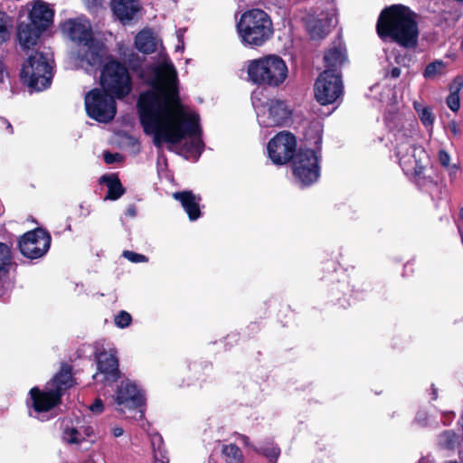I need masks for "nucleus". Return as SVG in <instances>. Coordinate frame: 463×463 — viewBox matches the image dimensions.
<instances>
[{"mask_svg": "<svg viewBox=\"0 0 463 463\" xmlns=\"http://www.w3.org/2000/svg\"><path fill=\"white\" fill-rule=\"evenodd\" d=\"M111 431H112V435H113L115 438H118V437L122 436V435H123V433H124L123 429H122L121 427H119V426H115V427H113V428H112V430H111Z\"/></svg>", "mask_w": 463, "mask_h": 463, "instance_id": "45", "label": "nucleus"}, {"mask_svg": "<svg viewBox=\"0 0 463 463\" xmlns=\"http://www.w3.org/2000/svg\"><path fill=\"white\" fill-rule=\"evenodd\" d=\"M445 169L448 171L450 183H453L457 178V174L458 171L459 170V165L453 164L450 165L449 167H445Z\"/></svg>", "mask_w": 463, "mask_h": 463, "instance_id": "38", "label": "nucleus"}, {"mask_svg": "<svg viewBox=\"0 0 463 463\" xmlns=\"http://www.w3.org/2000/svg\"><path fill=\"white\" fill-rule=\"evenodd\" d=\"M438 160L440 165L443 166L444 168L449 167L450 165V156L444 149H440L438 152Z\"/></svg>", "mask_w": 463, "mask_h": 463, "instance_id": "36", "label": "nucleus"}, {"mask_svg": "<svg viewBox=\"0 0 463 463\" xmlns=\"http://www.w3.org/2000/svg\"><path fill=\"white\" fill-rule=\"evenodd\" d=\"M7 78H8V72L6 71L5 65L4 64L3 61L0 59V83L5 82Z\"/></svg>", "mask_w": 463, "mask_h": 463, "instance_id": "42", "label": "nucleus"}, {"mask_svg": "<svg viewBox=\"0 0 463 463\" xmlns=\"http://www.w3.org/2000/svg\"><path fill=\"white\" fill-rule=\"evenodd\" d=\"M439 194H440V199H443V198H448L449 195V189L447 187V185H443L440 190H439Z\"/></svg>", "mask_w": 463, "mask_h": 463, "instance_id": "48", "label": "nucleus"}, {"mask_svg": "<svg viewBox=\"0 0 463 463\" xmlns=\"http://www.w3.org/2000/svg\"><path fill=\"white\" fill-rule=\"evenodd\" d=\"M458 444V436L452 430H445L439 435V446L447 450H454Z\"/></svg>", "mask_w": 463, "mask_h": 463, "instance_id": "32", "label": "nucleus"}, {"mask_svg": "<svg viewBox=\"0 0 463 463\" xmlns=\"http://www.w3.org/2000/svg\"><path fill=\"white\" fill-rule=\"evenodd\" d=\"M173 197L181 203L190 221H195L201 216L199 195L190 191H183L173 194Z\"/></svg>", "mask_w": 463, "mask_h": 463, "instance_id": "20", "label": "nucleus"}, {"mask_svg": "<svg viewBox=\"0 0 463 463\" xmlns=\"http://www.w3.org/2000/svg\"><path fill=\"white\" fill-rule=\"evenodd\" d=\"M111 9L116 17L125 24L134 18L139 7L134 0H111Z\"/></svg>", "mask_w": 463, "mask_h": 463, "instance_id": "22", "label": "nucleus"}, {"mask_svg": "<svg viewBox=\"0 0 463 463\" xmlns=\"http://www.w3.org/2000/svg\"><path fill=\"white\" fill-rule=\"evenodd\" d=\"M334 14H321L320 17H311L307 21V29L313 39L324 38L333 24Z\"/></svg>", "mask_w": 463, "mask_h": 463, "instance_id": "21", "label": "nucleus"}, {"mask_svg": "<svg viewBox=\"0 0 463 463\" xmlns=\"http://www.w3.org/2000/svg\"><path fill=\"white\" fill-rule=\"evenodd\" d=\"M463 88V75L456 76L449 85V94L446 98V104L453 112L460 108L459 92Z\"/></svg>", "mask_w": 463, "mask_h": 463, "instance_id": "26", "label": "nucleus"}, {"mask_svg": "<svg viewBox=\"0 0 463 463\" xmlns=\"http://www.w3.org/2000/svg\"><path fill=\"white\" fill-rule=\"evenodd\" d=\"M49 388H53V392L61 399L63 392L73 385L71 371L69 366H63L53 379L47 383Z\"/></svg>", "mask_w": 463, "mask_h": 463, "instance_id": "24", "label": "nucleus"}, {"mask_svg": "<svg viewBox=\"0 0 463 463\" xmlns=\"http://www.w3.org/2000/svg\"><path fill=\"white\" fill-rule=\"evenodd\" d=\"M61 399L53 392V388H49L47 384L44 389L33 387L29 392L27 405L31 416L45 420L52 415V411L59 405Z\"/></svg>", "mask_w": 463, "mask_h": 463, "instance_id": "13", "label": "nucleus"}, {"mask_svg": "<svg viewBox=\"0 0 463 463\" xmlns=\"http://www.w3.org/2000/svg\"><path fill=\"white\" fill-rule=\"evenodd\" d=\"M98 370L93 375L97 383H112L119 377L117 350L110 347L97 354Z\"/></svg>", "mask_w": 463, "mask_h": 463, "instance_id": "17", "label": "nucleus"}, {"mask_svg": "<svg viewBox=\"0 0 463 463\" xmlns=\"http://www.w3.org/2000/svg\"><path fill=\"white\" fill-rule=\"evenodd\" d=\"M236 30L241 44L250 48L264 45L274 33L269 15L260 8L242 13L236 24Z\"/></svg>", "mask_w": 463, "mask_h": 463, "instance_id": "5", "label": "nucleus"}, {"mask_svg": "<svg viewBox=\"0 0 463 463\" xmlns=\"http://www.w3.org/2000/svg\"><path fill=\"white\" fill-rule=\"evenodd\" d=\"M154 463H168V458L164 449H158L154 451Z\"/></svg>", "mask_w": 463, "mask_h": 463, "instance_id": "37", "label": "nucleus"}, {"mask_svg": "<svg viewBox=\"0 0 463 463\" xmlns=\"http://www.w3.org/2000/svg\"><path fill=\"white\" fill-rule=\"evenodd\" d=\"M11 264V250L5 243L0 242V280L8 273Z\"/></svg>", "mask_w": 463, "mask_h": 463, "instance_id": "30", "label": "nucleus"}, {"mask_svg": "<svg viewBox=\"0 0 463 463\" xmlns=\"http://www.w3.org/2000/svg\"><path fill=\"white\" fill-rule=\"evenodd\" d=\"M427 420V412L424 410H420L416 415V420L420 425H425Z\"/></svg>", "mask_w": 463, "mask_h": 463, "instance_id": "43", "label": "nucleus"}, {"mask_svg": "<svg viewBox=\"0 0 463 463\" xmlns=\"http://www.w3.org/2000/svg\"><path fill=\"white\" fill-rule=\"evenodd\" d=\"M392 78L396 79L401 75V70L398 67H394L391 70L390 74Z\"/></svg>", "mask_w": 463, "mask_h": 463, "instance_id": "49", "label": "nucleus"}, {"mask_svg": "<svg viewBox=\"0 0 463 463\" xmlns=\"http://www.w3.org/2000/svg\"><path fill=\"white\" fill-rule=\"evenodd\" d=\"M104 405L100 399L95 400V402L90 406V411L95 414H99L103 411Z\"/></svg>", "mask_w": 463, "mask_h": 463, "instance_id": "39", "label": "nucleus"}, {"mask_svg": "<svg viewBox=\"0 0 463 463\" xmlns=\"http://www.w3.org/2000/svg\"><path fill=\"white\" fill-rule=\"evenodd\" d=\"M101 182L107 184L109 191L106 199L117 200L123 194V188L119 180L115 176H102Z\"/></svg>", "mask_w": 463, "mask_h": 463, "instance_id": "27", "label": "nucleus"}, {"mask_svg": "<svg viewBox=\"0 0 463 463\" xmlns=\"http://www.w3.org/2000/svg\"><path fill=\"white\" fill-rule=\"evenodd\" d=\"M257 119L261 128L280 127L287 124L291 117L292 110L283 100L269 99L260 102L252 98Z\"/></svg>", "mask_w": 463, "mask_h": 463, "instance_id": "11", "label": "nucleus"}, {"mask_svg": "<svg viewBox=\"0 0 463 463\" xmlns=\"http://www.w3.org/2000/svg\"><path fill=\"white\" fill-rule=\"evenodd\" d=\"M297 149V139L288 131H281L267 145L269 158L274 165H283L293 159Z\"/></svg>", "mask_w": 463, "mask_h": 463, "instance_id": "15", "label": "nucleus"}, {"mask_svg": "<svg viewBox=\"0 0 463 463\" xmlns=\"http://www.w3.org/2000/svg\"><path fill=\"white\" fill-rule=\"evenodd\" d=\"M247 74L249 80L255 84L277 88L286 81L288 69L280 56L268 54L249 61Z\"/></svg>", "mask_w": 463, "mask_h": 463, "instance_id": "6", "label": "nucleus"}, {"mask_svg": "<svg viewBox=\"0 0 463 463\" xmlns=\"http://www.w3.org/2000/svg\"><path fill=\"white\" fill-rule=\"evenodd\" d=\"M120 157L121 156L118 154H111L109 152L104 154V160L107 164H113L119 160Z\"/></svg>", "mask_w": 463, "mask_h": 463, "instance_id": "40", "label": "nucleus"}, {"mask_svg": "<svg viewBox=\"0 0 463 463\" xmlns=\"http://www.w3.org/2000/svg\"><path fill=\"white\" fill-rule=\"evenodd\" d=\"M142 80L150 89L140 93L137 112L144 131L152 136L154 145H175L187 138L184 150L188 158L197 160L203 150L198 113L182 103L179 97L177 72L166 56L146 67Z\"/></svg>", "mask_w": 463, "mask_h": 463, "instance_id": "1", "label": "nucleus"}, {"mask_svg": "<svg viewBox=\"0 0 463 463\" xmlns=\"http://www.w3.org/2000/svg\"><path fill=\"white\" fill-rule=\"evenodd\" d=\"M85 5L90 10H95L100 4V0H84Z\"/></svg>", "mask_w": 463, "mask_h": 463, "instance_id": "44", "label": "nucleus"}, {"mask_svg": "<svg viewBox=\"0 0 463 463\" xmlns=\"http://www.w3.org/2000/svg\"><path fill=\"white\" fill-rule=\"evenodd\" d=\"M100 84L104 91L118 99L128 96L132 90V80L128 69L114 60L103 66Z\"/></svg>", "mask_w": 463, "mask_h": 463, "instance_id": "9", "label": "nucleus"}, {"mask_svg": "<svg viewBox=\"0 0 463 463\" xmlns=\"http://www.w3.org/2000/svg\"><path fill=\"white\" fill-rule=\"evenodd\" d=\"M376 30L383 40L389 39L407 49L417 45V15L403 5H392L384 8L378 18Z\"/></svg>", "mask_w": 463, "mask_h": 463, "instance_id": "3", "label": "nucleus"}, {"mask_svg": "<svg viewBox=\"0 0 463 463\" xmlns=\"http://www.w3.org/2000/svg\"><path fill=\"white\" fill-rule=\"evenodd\" d=\"M224 459L227 463H242L243 455L238 446L231 443L222 446V449Z\"/></svg>", "mask_w": 463, "mask_h": 463, "instance_id": "28", "label": "nucleus"}, {"mask_svg": "<svg viewBox=\"0 0 463 463\" xmlns=\"http://www.w3.org/2000/svg\"><path fill=\"white\" fill-rule=\"evenodd\" d=\"M161 44L160 40L150 29H145L138 33L135 39L136 48L144 53H152Z\"/></svg>", "mask_w": 463, "mask_h": 463, "instance_id": "23", "label": "nucleus"}, {"mask_svg": "<svg viewBox=\"0 0 463 463\" xmlns=\"http://www.w3.org/2000/svg\"><path fill=\"white\" fill-rule=\"evenodd\" d=\"M12 27V18L6 13L0 10V44L6 43L10 39Z\"/></svg>", "mask_w": 463, "mask_h": 463, "instance_id": "31", "label": "nucleus"}, {"mask_svg": "<svg viewBox=\"0 0 463 463\" xmlns=\"http://www.w3.org/2000/svg\"><path fill=\"white\" fill-rule=\"evenodd\" d=\"M414 109L416 110L421 123L430 130L432 129L433 117L431 109L425 107L421 102H413Z\"/></svg>", "mask_w": 463, "mask_h": 463, "instance_id": "29", "label": "nucleus"}, {"mask_svg": "<svg viewBox=\"0 0 463 463\" xmlns=\"http://www.w3.org/2000/svg\"><path fill=\"white\" fill-rule=\"evenodd\" d=\"M52 78L50 60L43 52H35L24 62L21 79L32 90L41 91L45 90L51 85Z\"/></svg>", "mask_w": 463, "mask_h": 463, "instance_id": "8", "label": "nucleus"}, {"mask_svg": "<svg viewBox=\"0 0 463 463\" xmlns=\"http://www.w3.org/2000/svg\"><path fill=\"white\" fill-rule=\"evenodd\" d=\"M132 322L131 315L127 311H120L114 317V324L118 328H126L130 326Z\"/></svg>", "mask_w": 463, "mask_h": 463, "instance_id": "34", "label": "nucleus"}, {"mask_svg": "<svg viewBox=\"0 0 463 463\" xmlns=\"http://www.w3.org/2000/svg\"><path fill=\"white\" fill-rule=\"evenodd\" d=\"M84 433H85L84 438H85V437H90V436L92 435V433H93V430H92V428H91V427H87V428H85V430H84Z\"/></svg>", "mask_w": 463, "mask_h": 463, "instance_id": "51", "label": "nucleus"}, {"mask_svg": "<svg viewBox=\"0 0 463 463\" xmlns=\"http://www.w3.org/2000/svg\"><path fill=\"white\" fill-rule=\"evenodd\" d=\"M28 19L33 26L46 31L53 24L54 10L50 4L43 0H33L24 5Z\"/></svg>", "mask_w": 463, "mask_h": 463, "instance_id": "18", "label": "nucleus"}, {"mask_svg": "<svg viewBox=\"0 0 463 463\" xmlns=\"http://www.w3.org/2000/svg\"><path fill=\"white\" fill-rule=\"evenodd\" d=\"M123 256L134 263L146 262L147 260L146 256L129 250L124 251Z\"/></svg>", "mask_w": 463, "mask_h": 463, "instance_id": "35", "label": "nucleus"}, {"mask_svg": "<svg viewBox=\"0 0 463 463\" xmlns=\"http://www.w3.org/2000/svg\"><path fill=\"white\" fill-rule=\"evenodd\" d=\"M434 75V63H430L428 65L425 71V76L430 78Z\"/></svg>", "mask_w": 463, "mask_h": 463, "instance_id": "47", "label": "nucleus"}, {"mask_svg": "<svg viewBox=\"0 0 463 463\" xmlns=\"http://www.w3.org/2000/svg\"><path fill=\"white\" fill-rule=\"evenodd\" d=\"M63 439L67 443L79 444L84 439V436L82 435V433L80 430H78L74 428H71V429L65 430V431L63 433Z\"/></svg>", "mask_w": 463, "mask_h": 463, "instance_id": "33", "label": "nucleus"}, {"mask_svg": "<svg viewBox=\"0 0 463 463\" xmlns=\"http://www.w3.org/2000/svg\"><path fill=\"white\" fill-rule=\"evenodd\" d=\"M387 127L392 132L396 154L403 172L407 175H419L429 163V157L421 147L412 145L417 133V124L402 115L387 118Z\"/></svg>", "mask_w": 463, "mask_h": 463, "instance_id": "2", "label": "nucleus"}, {"mask_svg": "<svg viewBox=\"0 0 463 463\" xmlns=\"http://www.w3.org/2000/svg\"><path fill=\"white\" fill-rule=\"evenodd\" d=\"M444 67V63L442 61L436 60V73L439 72L441 73V70Z\"/></svg>", "mask_w": 463, "mask_h": 463, "instance_id": "50", "label": "nucleus"}, {"mask_svg": "<svg viewBox=\"0 0 463 463\" xmlns=\"http://www.w3.org/2000/svg\"><path fill=\"white\" fill-rule=\"evenodd\" d=\"M44 31L39 29L29 23L22 22L17 27V40L19 45L24 50L34 48Z\"/></svg>", "mask_w": 463, "mask_h": 463, "instance_id": "19", "label": "nucleus"}, {"mask_svg": "<svg viewBox=\"0 0 463 463\" xmlns=\"http://www.w3.org/2000/svg\"><path fill=\"white\" fill-rule=\"evenodd\" d=\"M112 401L115 410L126 418L135 420L144 419L146 395L136 382L130 379L120 381L113 392Z\"/></svg>", "mask_w": 463, "mask_h": 463, "instance_id": "7", "label": "nucleus"}, {"mask_svg": "<svg viewBox=\"0 0 463 463\" xmlns=\"http://www.w3.org/2000/svg\"><path fill=\"white\" fill-rule=\"evenodd\" d=\"M85 108L90 118L101 123L112 120L117 112L114 98L99 89H94L86 94Z\"/></svg>", "mask_w": 463, "mask_h": 463, "instance_id": "12", "label": "nucleus"}, {"mask_svg": "<svg viewBox=\"0 0 463 463\" xmlns=\"http://www.w3.org/2000/svg\"><path fill=\"white\" fill-rule=\"evenodd\" d=\"M320 142H321V137H318V139H317V141H316V144L320 143Z\"/></svg>", "mask_w": 463, "mask_h": 463, "instance_id": "54", "label": "nucleus"}, {"mask_svg": "<svg viewBox=\"0 0 463 463\" xmlns=\"http://www.w3.org/2000/svg\"><path fill=\"white\" fill-rule=\"evenodd\" d=\"M314 91L319 104L325 106L335 103L344 92L341 75L330 70L324 71L316 80Z\"/></svg>", "mask_w": 463, "mask_h": 463, "instance_id": "14", "label": "nucleus"}, {"mask_svg": "<svg viewBox=\"0 0 463 463\" xmlns=\"http://www.w3.org/2000/svg\"><path fill=\"white\" fill-rule=\"evenodd\" d=\"M279 450L278 448L273 447L265 452V455L269 458L270 460H276L279 457Z\"/></svg>", "mask_w": 463, "mask_h": 463, "instance_id": "41", "label": "nucleus"}, {"mask_svg": "<svg viewBox=\"0 0 463 463\" xmlns=\"http://www.w3.org/2000/svg\"><path fill=\"white\" fill-rule=\"evenodd\" d=\"M320 158L318 151L300 149L293 158L292 172L297 184L308 186L316 183L320 176Z\"/></svg>", "mask_w": 463, "mask_h": 463, "instance_id": "10", "label": "nucleus"}, {"mask_svg": "<svg viewBox=\"0 0 463 463\" xmlns=\"http://www.w3.org/2000/svg\"><path fill=\"white\" fill-rule=\"evenodd\" d=\"M51 236L43 229L26 232L19 240L21 253L31 260L42 258L50 248Z\"/></svg>", "mask_w": 463, "mask_h": 463, "instance_id": "16", "label": "nucleus"}, {"mask_svg": "<svg viewBox=\"0 0 463 463\" xmlns=\"http://www.w3.org/2000/svg\"><path fill=\"white\" fill-rule=\"evenodd\" d=\"M419 463H431V462H429V461H427V460H425V459H422V460H420Z\"/></svg>", "mask_w": 463, "mask_h": 463, "instance_id": "53", "label": "nucleus"}, {"mask_svg": "<svg viewBox=\"0 0 463 463\" xmlns=\"http://www.w3.org/2000/svg\"><path fill=\"white\" fill-rule=\"evenodd\" d=\"M449 128L450 131H451L455 136H457V135H458V134H459V128H458V124H457V122H456V121H451V122H449Z\"/></svg>", "mask_w": 463, "mask_h": 463, "instance_id": "46", "label": "nucleus"}, {"mask_svg": "<svg viewBox=\"0 0 463 463\" xmlns=\"http://www.w3.org/2000/svg\"><path fill=\"white\" fill-rule=\"evenodd\" d=\"M62 33L79 44L78 65L88 73L95 71L105 54L102 44L94 39L90 22L83 17L70 18L61 24Z\"/></svg>", "mask_w": 463, "mask_h": 463, "instance_id": "4", "label": "nucleus"}, {"mask_svg": "<svg viewBox=\"0 0 463 463\" xmlns=\"http://www.w3.org/2000/svg\"><path fill=\"white\" fill-rule=\"evenodd\" d=\"M458 216L463 221V206L459 209Z\"/></svg>", "mask_w": 463, "mask_h": 463, "instance_id": "52", "label": "nucleus"}, {"mask_svg": "<svg viewBox=\"0 0 463 463\" xmlns=\"http://www.w3.org/2000/svg\"><path fill=\"white\" fill-rule=\"evenodd\" d=\"M324 59L327 67L326 70L336 72V70L347 61L345 46L339 43L338 45L331 47L326 52Z\"/></svg>", "mask_w": 463, "mask_h": 463, "instance_id": "25", "label": "nucleus"}]
</instances>
